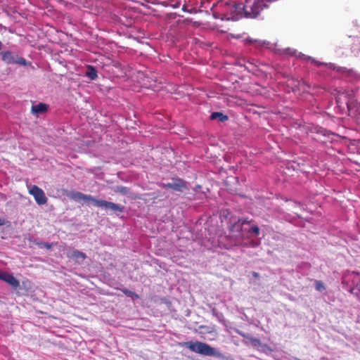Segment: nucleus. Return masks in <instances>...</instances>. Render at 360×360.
<instances>
[{"instance_id": "nucleus-1", "label": "nucleus", "mask_w": 360, "mask_h": 360, "mask_svg": "<svg viewBox=\"0 0 360 360\" xmlns=\"http://www.w3.org/2000/svg\"><path fill=\"white\" fill-rule=\"evenodd\" d=\"M68 197L75 202L84 201V203L89 206L94 205L107 212L110 211L112 214L117 215H119L124 211V206L120 204H116L103 200H98L91 195L84 194L79 191H71L68 194Z\"/></svg>"}, {"instance_id": "nucleus-2", "label": "nucleus", "mask_w": 360, "mask_h": 360, "mask_svg": "<svg viewBox=\"0 0 360 360\" xmlns=\"http://www.w3.org/2000/svg\"><path fill=\"white\" fill-rule=\"evenodd\" d=\"M220 219L221 225H245L252 222V220L248 219H240L231 216V212L227 210H221L218 214H213L210 217H200L196 223V225H213L214 223L218 224L217 219Z\"/></svg>"}, {"instance_id": "nucleus-3", "label": "nucleus", "mask_w": 360, "mask_h": 360, "mask_svg": "<svg viewBox=\"0 0 360 360\" xmlns=\"http://www.w3.org/2000/svg\"><path fill=\"white\" fill-rule=\"evenodd\" d=\"M240 8V4L238 5L230 2L219 1L212 5L211 11L215 19L229 20L233 18V15Z\"/></svg>"}, {"instance_id": "nucleus-4", "label": "nucleus", "mask_w": 360, "mask_h": 360, "mask_svg": "<svg viewBox=\"0 0 360 360\" xmlns=\"http://www.w3.org/2000/svg\"><path fill=\"white\" fill-rule=\"evenodd\" d=\"M183 345L191 352L197 354L209 356H214L218 355V352H217L216 349L212 347L207 343L199 341H188L184 342Z\"/></svg>"}, {"instance_id": "nucleus-5", "label": "nucleus", "mask_w": 360, "mask_h": 360, "mask_svg": "<svg viewBox=\"0 0 360 360\" xmlns=\"http://www.w3.org/2000/svg\"><path fill=\"white\" fill-rule=\"evenodd\" d=\"M266 7L264 0H245L243 9L247 17L256 18Z\"/></svg>"}, {"instance_id": "nucleus-6", "label": "nucleus", "mask_w": 360, "mask_h": 360, "mask_svg": "<svg viewBox=\"0 0 360 360\" xmlns=\"http://www.w3.org/2000/svg\"><path fill=\"white\" fill-rule=\"evenodd\" d=\"M2 60L7 64H18L23 66L30 65V63L27 62L25 58L18 55H14L11 51H5L1 53Z\"/></svg>"}, {"instance_id": "nucleus-7", "label": "nucleus", "mask_w": 360, "mask_h": 360, "mask_svg": "<svg viewBox=\"0 0 360 360\" xmlns=\"http://www.w3.org/2000/svg\"><path fill=\"white\" fill-rule=\"evenodd\" d=\"M348 114L353 117L360 126V103H357L353 97L347 101Z\"/></svg>"}, {"instance_id": "nucleus-8", "label": "nucleus", "mask_w": 360, "mask_h": 360, "mask_svg": "<svg viewBox=\"0 0 360 360\" xmlns=\"http://www.w3.org/2000/svg\"><path fill=\"white\" fill-rule=\"evenodd\" d=\"M29 193L34 197L38 205H41L47 202V198L44 191L37 186H32L29 189Z\"/></svg>"}, {"instance_id": "nucleus-9", "label": "nucleus", "mask_w": 360, "mask_h": 360, "mask_svg": "<svg viewBox=\"0 0 360 360\" xmlns=\"http://www.w3.org/2000/svg\"><path fill=\"white\" fill-rule=\"evenodd\" d=\"M0 280L8 283L14 288L20 286V282L11 274L0 271Z\"/></svg>"}, {"instance_id": "nucleus-10", "label": "nucleus", "mask_w": 360, "mask_h": 360, "mask_svg": "<svg viewBox=\"0 0 360 360\" xmlns=\"http://www.w3.org/2000/svg\"><path fill=\"white\" fill-rule=\"evenodd\" d=\"M172 190L176 191L182 192L188 189L186 182L181 179H175L174 181L172 182Z\"/></svg>"}, {"instance_id": "nucleus-11", "label": "nucleus", "mask_w": 360, "mask_h": 360, "mask_svg": "<svg viewBox=\"0 0 360 360\" xmlns=\"http://www.w3.org/2000/svg\"><path fill=\"white\" fill-rule=\"evenodd\" d=\"M47 110H48V105L43 103H39L37 105L32 106L31 112L34 115H39V114H42V113L46 112L47 111Z\"/></svg>"}, {"instance_id": "nucleus-12", "label": "nucleus", "mask_w": 360, "mask_h": 360, "mask_svg": "<svg viewBox=\"0 0 360 360\" xmlns=\"http://www.w3.org/2000/svg\"><path fill=\"white\" fill-rule=\"evenodd\" d=\"M68 256L72 259H76V261L79 263L83 262L84 259L86 257V255L84 252H80L77 250H74L72 252H70L68 254Z\"/></svg>"}, {"instance_id": "nucleus-13", "label": "nucleus", "mask_w": 360, "mask_h": 360, "mask_svg": "<svg viewBox=\"0 0 360 360\" xmlns=\"http://www.w3.org/2000/svg\"><path fill=\"white\" fill-rule=\"evenodd\" d=\"M86 76L91 80H94L97 78V70L92 65H88L86 71Z\"/></svg>"}, {"instance_id": "nucleus-14", "label": "nucleus", "mask_w": 360, "mask_h": 360, "mask_svg": "<svg viewBox=\"0 0 360 360\" xmlns=\"http://www.w3.org/2000/svg\"><path fill=\"white\" fill-rule=\"evenodd\" d=\"M210 118L211 120L218 119L221 122H224L229 119L227 115L219 112H212L210 115Z\"/></svg>"}, {"instance_id": "nucleus-15", "label": "nucleus", "mask_w": 360, "mask_h": 360, "mask_svg": "<svg viewBox=\"0 0 360 360\" xmlns=\"http://www.w3.org/2000/svg\"><path fill=\"white\" fill-rule=\"evenodd\" d=\"M114 191L123 195H127L129 193V188L122 186H117Z\"/></svg>"}, {"instance_id": "nucleus-16", "label": "nucleus", "mask_w": 360, "mask_h": 360, "mask_svg": "<svg viewBox=\"0 0 360 360\" xmlns=\"http://www.w3.org/2000/svg\"><path fill=\"white\" fill-rule=\"evenodd\" d=\"M248 340L250 341L252 345L255 347H259L260 346H262L260 340L258 338L250 336Z\"/></svg>"}, {"instance_id": "nucleus-17", "label": "nucleus", "mask_w": 360, "mask_h": 360, "mask_svg": "<svg viewBox=\"0 0 360 360\" xmlns=\"http://www.w3.org/2000/svg\"><path fill=\"white\" fill-rule=\"evenodd\" d=\"M121 291L127 297L138 298L139 296L134 292L128 290L127 288H122Z\"/></svg>"}, {"instance_id": "nucleus-18", "label": "nucleus", "mask_w": 360, "mask_h": 360, "mask_svg": "<svg viewBox=\"0 0 360 360\" xmlns=\"http://www.w3.org/2000/svg\"><path fill=\"white\" fill-rule=\"evenodd\" d=\"M315 288L316 290H318L319 292H322L326 289L323 283L321 281H316Z\"/></svg>"}, {"instance_id": "nucleus-19", "label": "nucleus", "mask_w": 360, "mask_h": 360, "mask_svg": "<svg viewBox=\"0 0 360 360\" xmlns=\"http://www.w3.org/2000/svg\"><path fill=\"white\" fill-rule=\"evenodd\" d=\"M39 247L41 248H46L48 250L51 249L53 246V243H40L38 244Z\"/></svg>"}, {"instance_id": "nucleus-20", "label": "nucleus", "mask_w": 360, "mask_h": 360, "mask_svg": "<svg viewBox=\"0 0 360 360\" xmlns=\"http://www.w3.org/2000/svg\"><path fill=\"white\" fill-rule=\"evenodd\" d=\"M299 57L302 58H303V57H304L305 59L311 60L312 62L315 63L317 65H320L322 64L321 63L316 61L314 59L311 58V57L305 56L304 54H302L301 53L299 54Z\"/></svg>"}, {"instance_id": "nucleus-21", "label": "nucleus", "mask_w": 360, "mask_h": 360, "mask_svg": "<svg viewBox=\"0 0 360 360\" xmlns=\"http://www.w3.org/2000/svg\"><path fill=\"white\" fill-rule=\"evenodd\" d=\"M259 226H251L250 232L255 236H257L259 233Z\"/></svg>"}, {"instance_id": "nucleus-22", "label": "nucleus", "mask_w": 360, "mask_h": 360, "mask_svg": "<svg viewBox=\"0 0 360 360\" xmlns=\"http://www.w3.org/2000/svg\"><path fill=\"white\" fill-rule=\"evenodd\" d=\"M285 51L288 54V55H290V56H295L296 54V51L295 50H293V49H291L290 48H288L285 50Z\"/></svg>"}, {"instance_id": "nucleus-23", "label": "nucleus", "mask_w": 360, "mask_h": 360, "mask_svg": "<svg viewBox=\"0 0 360 360\" xmlns=\"http://www.w3.org/2000/svg\"><path fill=\"white\" fill-rule=\"evenodd\" d=\"M237 333H238V335H240L243 338H247V339H249V338L250 337L248 334H245V333L239 331V330H238Z\"/></svg>"}, {"instance_id": "nucleus-24", "label": "nucleus", "mask_w": 360, "mask_h": 360, "mask_svg": "<svg viewBox=\"0 0 360 360\" xmlns=\"http://www.w3.org/2000/svg\"><path fill=\"white\" fill-rule=\"evenodd\" d=\"M163 187L165 188H170L172 189V183H167L163 184Z\"/></svg>"}, {"instance_id": "nucleus-25", "label": "nucleus", "mask_w": 360, "mask_h": 360, "mask_svg": "<svg viewBox=\"0 0 360 360\" xmlns=\"http://www.w3.org/2000/svg\"><path fill=\"white\" fill-rule=\"evenodd\" d=\"M252 275L254 278H257L259 277V274L257 272L252 271Z\"/></svg>"}, {"instance_id": "nucleus-26", "label": "nucleus", "mask_w": 360, "mask_h": 360, "mask_svg": "<svg viewBox=\"0 0 360 360\" xmlns=\"http://www.w3.org/2000/svg\"><path fill=\"white\" fill-rule=\"evenodd\" d=\"M321 360H329V359L328 358H326V357H322L321 359Z\"/></svg>"}, {"instance_id": "nucleus-27", "label": "nucleus", "mask_w": 360, "mask_h": 360, "mask_svg": "<svg viewBox=\"0 0 360 360\" xmlns=\"http://www.w3.org/2000/svg\"><path fill=\"white\" fill-rule=\"evenodd\" d=\"M212 313H213V314H216V309H214L212 310Z\"/></svg>"}, {"instance_id": "nucleus-28", "label": "nucleus", "mask_w": 360, "mask_h": 360, "mask_svg": "<svg viewBox=\"0 0 360 360\" xmlns=\"http://www.w3.org/2000/svg\"><path fill=\"white\" fill-rule=\"evenodd\" d=\"M353 290H354V289H353V288H352V289L349 290L351 293H352V292H353Z\"/></svg>"}]
</instances>
